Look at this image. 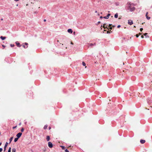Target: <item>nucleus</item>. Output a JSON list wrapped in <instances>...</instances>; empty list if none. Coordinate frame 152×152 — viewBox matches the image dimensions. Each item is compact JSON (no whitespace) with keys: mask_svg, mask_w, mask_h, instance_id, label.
<instances>
[{"mask_svg":"<svg viewBox=\"0 0 152 152\" xmlns=\"http://www.w3.org/2000/svg\"><path fill=\"white\" fill-rule=\"evenodd\" d=\"M48 145L50 148H52L53 147V145L50 142H49L48 143Z\"/></svg>","mask_w":152,"mask_h":152,"instance_id":"obj_3","label":"nucleus"},{"mask_svg":"<svg viewBox=\"0 0 152 152\" xmlns=\"http://www.w3.org/2000/svg\"><path fill=\"white\" fill-rule=\"evenodd\" d=\"M1 20H3V19L2 18V19H1Z\"/></svg>","mask_w":152,"mask_h":152,"instance_id":"obj_54","label":"nucleus"},{"mask_svg":"<svg viewBox=\"0 0 152 152\" xmlns=\"http://www.w3.org/2000/svg\"><path fill=\"white\" fill-rule=\"evenodd\" d=\"M118 14L117 13H116L115 15H114V17L115 18H118Z\"/></svg>","mask_w":152,"mask_h":152,"instance_id":"obj_15","label":"nucleus"},{"mask_svg":"<svg viewBox=\"0 0 152 152\" xmlns=\"http://www.w3.org/2000/svg\"><path fill=\"white\" fill-rule=\"evenodd\" d=\"M151 86H152L151 85V86H150V88H151Z\"/></svg>","mask_w":152,"mask_h":152,"instance_id":"obj_49","label":"nucleus"},{"mask_svg":"<svg viewBox=\"0 0 152 152\" xmlns=\"http://www.w3.org/2000/svg\"><path fill=\"white\" fill-rule=\"evenodd\" d=\"M15 0V1H19V0Z\"/></svg>","mask_w":152,"mask_h":152,"instance_id":"obj_46","label":"nucleus"},{"mask_svg":"<svg viewBox=\"0 0 152 152\" xmlns=\"http://www.w3.org/2000/svg\"><path fill=\"white\" fill-rule=\"evenodd\" d=\"M107 34H109L111 32H112V31H111V30H110V31H107Z\"/></svg>","mask_w":152,"mask_h":152,"instance_id":"obj_22","label":"nucleus"},{"mask_svg":"<svg viewBox=\"0 0 152 152\" xmlns=\"http://www.w3.org/2000/svg\"><path fill=\"white\" fill-rule=\"evenodd\" d=\"M112 26V24H110L109 26H108V27H110V26Z\"/></svg>","mask_w":152,"mask_h":152,"instance_id":"obj_35","label":"nucleus"},{"mask_svg":"<svg viewBox=\"0 0 152 152\" xmlns=\"http://www.w3.org/2000/svg\"><path fill=\"white\" fill-rule=\"evenodd\" d=\"M18 138H18V137L15 138V139H14V142H17V141H18Z\"/></svg>","mask_w":152,"mask_h":152,"instance_id":"obj_17","label":"nucleus"},{"mask_svg":"<svg viewBox=\"0 0 152 152\" xmlns=\"http://www.w3.org/2000/svg\"><path fill=\"white\" fill-rule=\"evenodd\" d=\"M128 23L129 25H132L133 24L132 21L131 20H128Z\"/></svg>","mask_w":152,"mask_h":152,"instance_id":"obj_5","label":"nucleus"},{"mask_svg":"<svg viewBox=\"0 0 152 152\" xmlns=\"http://www.w3.org/2000/svg\"><path fill=\"white\" fill-rule=\"evenodd\" d=\"M102 18H103V17H102V16H100V19H102Z\"/></svg>","mask_w":152,"mask_h":152,"instance_id":"obj_40","label":"nucleus"},{"mask_svg":"<svg viewBox=\"0 0 152 152\" xmlns=\"http://www.w3.org/2000/svg\"><path fill=\"white\" fill-rule=\"evenodd\" d=\"M24 131V129L23 128H22L21 130V131L22 132H23Z\"/></svg>","mask_w":152,"mask_h":152,"instance_id":"obj_23","label":"nucleus"},{"mask_svg":"<svg viewBox=\"0 0 152 152\" xmlns=\"http://www.w3.org/2000/svg\"><path fill=\"white\" fill-rule=\"evenodd\" d=\"M106 25V23H104L103 24V28H104V29L106 28L108 29V28L107 27V26H106V27H105V26Z\"/></svg>","mask_w":152,"mask_h":152,"instance_id":"obj_9","label":"nucleus"},{"mask_svg":"<svg viewBox=\"0 0 152 152\" xmlns=\"http://www.w3.org/2000/svg\"><path fill=\"white\" fill-rule=\"evenodd\" d=\"M10 46L11 47H13L14 46V45H13V44H11L10 45Z\"/></svg>","mask_w":152,"mask_h":152,"instance_id":"obj_28","label":"nucleus"},{"mask_svg":"<svg viewBox=\"0 0 152 152\" xmlns=\"http://www.w3.org/2000/svg\"><path fill=\"white\" fill-rule=\"evenodd\" d=\"M28 44L27 43L25 42L24 43H23L22 45L24 48H26L28 47Z\"/></svg>","mask_w":152,"mask_h":152,"instance_id":"obj_2","label":"nucleus"},{"mask_svg":"<svg viewBox=\"0 0 152 152\" xmlns=\"http://www.w3.org/2000/svg\"><path fill=\"white\" fill-rule=\"evenodd\" d=\"M143 29V28H140V31H142Z\"/></svg>","mask_w":152,"mask_h":152,"instance_id":"obj_33","label":"nucleus"},{"mask_svg":"<svg viewBox=\"0 0 152 152\" xmlns=\"http://www.w3.org/2000/svg\"><path fill=\"white\" fill-rule=\"evenodd\" d=\"M68 32L70 33H72V29H68L67 30Z\"/></svg>","mask_w":152,"mask_h":152,"instance_id":"obj_10","label":"nucleus"},{"mask_svg":"<svg viewBox=\"0 0 152 152\" xmlns=\"http://www.w3.org/2000/svg\"><path fill=\"white\" fill-rule=\"evenodd\" d=\"M104 31H106V29H104Z\"/></svg>","mask_w":152,"mask_h":152,"instance_id":"obj_51","label":"nucleus"},{"mask_svg":"<svg viewBox=\"0 0 152 152\" xmlns=\"http://www.w3.org/2000/svg\"><path fill=\"white\" fill-rule=\"evenodd\" d=\"M147 101L148 105L150 106V107L151 108L152 107V102L151 98L148 97L147 99Z\"/></svg>","mask_w":152,"mask_h":152,"instance_id":"obj_1","label":"nucleus"},{"mask_svg":"<svg viewBox=\"0 0 152 152\" xmlns=\"http://www.w3.org/2000/svg\"><path fill=\"white\" fill-rule=\"evenodd\" d=\"M138 34L139 35H139H140L141 34V33H140Z\"/></svg>","mask_w":152,"mask_h":152,"instance_id":"obj_43","label":"nucleus"},{"mask_svg":"<svg viewBox=\"0 0 152 152\" xmlns=\"http://www.w3.org/2000/svg\"><path fill=\"white\" fill-rule=\"evenodd\" d=\"M2 46H3V47H4H4H5V46L4 45H3Z\"/></svg>","mask_w":152,"mask_h":152,"instance_id":"obj_47","label":"nucleus"},{"mask_svg":"<svg viewBox=\"0 0 152 152\" xmlns=\"http://www.w3.org/2000/svg\"><path fill=\"white\" fill-rule=\"evenodd\" d=\"M115 26H114V25H113L112 26V27L113 28V27H114Z\"/></svg>","mask_w":152,"mask_h":152,"instance_id":"obj_41","label":"nucleus"},{"mask_svg":"<svg viewBox=\"0 0 152 152\" xmlns=\"http://www.w3.org/2000/svg\"><path fill=\"white\" fill-rule=\"evenodd\" d=\"M48 126L47 125H45V126L44 127V129H46L47 128Z\"/></svg>","mask_w":152,"mask_h":152,"instance_id":"obj_18","label":"nucleus"},{"mask_svg":"<svg viewBox=\"0 0 152 152\" xmlns=\"http://www.w3.org/2000/svg\"><path fill=\"white\" fill-rule=\"evenodd\" d=\"M110 15V14H108L107 16H108V17L109 18V16Z\"/></svg>","mask_w":152,"mask_h":152,"instance_id":"obj_34","label":"nucleus"},{"mask_svg":"<svg viewBox=\"0 0 152 152\" xmlns=\"http://www.w3.org/2000/svg\"><path fill=\"white\" fill-rule=\"evenodd\" d=\"M49 129H51V127H49Z\"/></svg>","mask_w":152,"mask_h":152,"instance_id":"obj_50","label":"nucleus"},{"mask_svg":"<svg viewBox=\"0 0 152 152\" xmlns=\"http://www.w3.org/2000/svg\"><path fill=\"white\" fill-rule=\"evenodd\" d=\"M16 44L17 46L19 47H20L21 46V45H20V43L19 42H16Z\"/></svg>","mask_w":152,"mask_h":152,"instance_id":"obj_8","label":"nucleus"},{"mask_svg":"<svg viewBox=\"0 0 152 152\" xmlns=\"http://www.w3.org/2000/svg\"><path fill=\"white\" fill-rule=\"evenodd\" d=\"M141 37L142 38H144V36L143 35H142L141 36Z\"/></svg>","mask_w":152,"mask_h":152,"instance_id":"obj_38","label":"nucleus"},{"mask_svg":"<svg viewBox=\"0 0 152 152\" xmlns=\"http://www.w3.org/2000/svg\"><path fill=\"white\" fill-rule=\"evenodd\" d=\"M108 28H110V29H112V27H110V28H108Z\"/></svg>","mask_w":152,"mask_h":152,"instance_id":"obj_36","label":"nucleus"},{"mask_svg":"<svg viewBox=\"0 0 152 152\" xmlns=\"http://www.w3.org/2000/svg\"><path fill=\"white\" fill-rule=\"evenodd\" d=\"M11 148L10 147L8 150V152H11Z\"/></svg>","mask_w":152,"mask_h":152,"instance_id":"obj_24","label":"nucleus"},{"mask_svg":"<svg viewBox=\"0 0 152 152\" xmlns=\"http://www.w3.org/2000/svg\"><path fill=\"white\" fill-rule=\"evenodd\" d=\"M46 139L48 141H49L50 140V136H47L46 137Z\"/></svg>","mask_w":152,"mask_h":152,"instance_id":"obj_12","label":"nucleus"},{"mask_svg":"<svg viewBox=\"0 0 152 152\" xmlns=\"http://www.w3.org/2000/svg\"><path fill=\"white\" fill-rule=\"evenodd\" d=\"M57 42H59V40H57Z\"/></svg>","mask_w":152,"mask_h":152,"instance_id":"obj_55","label":"nucleus"},{"mask_svg":"<svg viewBox=\"0 0 152 152\" xmlns=\"http://www.w3.org/2000/svg\"><path fill=\"white\" fill-rule=\"evenodd\" d=\"M28 5V4H26V6H27Z\"/></svg>","mask_w":152,"mask_h":152,"instance_id":"obj_53","label":"nucleus"},{"mask_svg":"<svg viewBox=\"0 0 152 152\" xmlns=\"http://www.w3.org/2000/svg\"><path fill=\"white\" fill-rule=\"evenodd\" d=\"M148 34L147 33H144L143 34V35L145 36H146V35Z\"/></svg>","mask_w":152,"mask_h":152,"instance_id":"obj_31","label":"nucleus"},{"mask_svg":"<svg viewBox=\"0 0 152 152\" xmlns=\"http://www.w3.org/2000/svg\"><path fill=\"white\" fill-rule=\"evenodd\" d=\"M12 152H16V149L15 148H13L12 149Z\"/></svg>","mask_w":152,"mask_h":152,"instance_id":"obj_20","label":"nucleus"},{"mask_svg":"<svg viewBox=\"0 0 152 152\" xmlns=\"http://www.w3.org/2000/svg\"><path fill=\"white\" fill-rule=\"evenodd\" d=\"M145 142V140H140V142L142 144L144 143Z\"/></svg>","mask_w":152,"mask_h":152,"instance_id":"obj_11","label":"nucleus"},{"mask_svg":"<svg viewBox=\"0 0 152 152\" xmlns=\"http://www.w3.org/2000/svg\"><path fill=\"white\" fill-rule=\"evenodd\" d=\"M121 27V26L120 25H119L117 27L118 28H119Z\"/></svg>","mask_w":152,"mask_h":152,"instance_id":"obj_37","label":"nucleus"},{"mask_svg":"<svg viewBox=\"0 0 152 152\" xmlns=\"http://www.w3.org/2000/svg\"><path fill=\"white\" fill-rule=\"evenodd\" d=\"M148 12H147L146 13V18L147 19H148V20H149L150 19V17H149L148 15Z\"/></svg>","mask_w":152,"mask_h":152,"instance_id":"obj_6","label":"nucleus"},{"mask_svg":"<svg viewBox=\"0 0 152 152\" xmlns=\"http://www.w3.org/2000/svg\"><path fill=\"white\" fill-rule=\"evenodd\" d=\"M100 23V21H99L98 22V24H99V23Z\"/></svg>","mask_w":152,"mask_h":152,"instance_id":"obj_42","label":"nucleus"},{"mask_svg":"<svg viewBox=\"0 0 152 152\" xmlns=\"http://www.w3.org/2000/svg\"><path fill=\"white\" fill-rule=\"evenodd\" d=\"M75 31L74 32H73V34H74V35H75Z\"/></svg>","mask_w":152,"mask_h":152,"instance_id":"obj_45","label":"nucleus"},{"mask_svg":"<svg viewBox=\"0 0 152 152\" xmlns=\"http://www.w3.org/2000/svg\"><path fill=\"white\" fill-rule=\"evenodd\" d=\"M2 143L0 142V146L1 145Z\"/></svg>","mask_w":152,"mask_h":152,"instance_id":"obj_48","label":"nucleus"},{"mask_svg":"<svg viewBox=\"0 0 152 152\" xmlns=\"http://www.w3.org/2000/svg\"><path fill=\"white\" fill-rule=\"evenodd\" d=\"M103 18H104L107 19L109 18V17H108V16H106L104 17Z\"/></svg>","mask_w":152,"mask_h":152,"instance_id":"obj_19","label":"nucleus"},{"mask_svg":"<svg viewBox=\"0 0 152 152\" xmlns=\"http://www.w3.org/2000/svg\"><path fill=\"white\" fill-rule=\"evenodd\" d=\"M13 139V137H12L10 138V142H9L10 143L11 142Z\"/></svg>","mask_w":152,"mask_h":152,"instance_id":"obj_16","label":"nucleus"},{"mask_svg":"<svg viewBox=\"0 0 152 152\" xmlns=\"http://www.w3.org/2000/svg\"><path fill=\"white\" fill-rule=\"evenodd\" d=\"M0 38H1V39L2 40H4L5 39H6V37H3V36H1V37H0Z\"/></svg>","mask_w":152,"mask_h":152,"instance_id":"obj_13","label":"nucleus"},{"mask_svg":"<svg viewBox=\"0 0 152 152\" xmlns=\"http://www.w3.org/2000/svg\"><path fill=\"white\" fill-rule=\"evenodd\" d=\"M65 151V152H69V151L67 149H66Z\"/></svg>","mask_w":152,"mask_h":152,"instance_id":"obj_32","label":"nucleus"},{"mask_svg":"<svg viewBox=\"0 0 152 152\" xmlns=\"http://www.w3.org/2000/svg\"><path fill=\"white\" fill-rule=\"evenodd\" d=\"M82 64H83V65L84 66H85L86 65V64L84 62H82Z\"/></svg>","mask_w":152,"mask_h":152,"instance_id":"obj_21","label":"nucleus"},{"mask_svg":"<svg viewBox=\"0 0 152 152\" xmlns=\"http://www.w3.org/2000/svg\"><path fill=\"white\" fill-rule=\"evenodd\" d=\"M46 19H44V22H45V21H46Z\"/></svg>","mask_w":152,"mask_h":152,"instance_id":"obj_44","label":"nucleus"},{"mask_svg":"<svg viewBox=\"0 0 152 152\" xmlns=\"http://www.w3.org/2000/svg\"><path fill=\"white\" fill-rule=\"evenodd\" d=\"M2 150H3V149L1 148H0V152H2Z\"/></svg>","mask_w":152,"mask_h":152,"instance_id":"obj_27","label":"nucleus"},{"mask_svg":"<svg viewBox=\"0 0 152 152\" xmlns=\"http://www.w3.org/2000/svg\"><path fill=\"white\" fill-rule=\"evenodd\" d=\"M22 134V133L21 132L18 133L16 135V136L18 138H19Z\"/></svg>","mask_w":152,"mask_h":152,"instance_id":"obj_4","label":"nucleus"},{"mask_svg":"<svg viewBox=\"0 0 152 152\" xmlns=\"http://www.w3.org/2000/svg\"><path fill=\"white\" fill-rule=\"evenodd\" d=\"M71 44H72V45H73V43L72 42H71Z\"/></svg>","mask_w":152,"mask_h":152,"instance_id":"obj_39","label":"nucleus"},{"mask_svg":"<svg viewBox=\"0 0 152 152\" xmlns=\"http://www.w3.org/2000/svg\"><path fill=\"white\" fill-rule=\"evenodd\" d=\"M134 27H136L135 26H134Z\"/></svg>","mask_w":152,"mask_h":152,"instance_id":"obj_56","label":"nucleus"},{"mask_svg":"<svg viewBox=\"0 0 152 152\" xmlns=\"http://www.w3.org/2000/svg\"><path fill=\"white\" fill-rule=\"evenodd\" d=\"M127 4L129 7H130L131 5V4L130 3H127Z\"/></svg>","mask_w":152,"mask_h":152,"instance_id":"obj_26","label":"nucleus"},{"mask_svg":"<svg viewBox=\"0 0 152 152\" xmlns=\"http://www.w3.org/2000/svg\"><path fill=\"white\" fill-rule=\"evenodd\" d=\"M96 45V43H94V44L92 43H90L89 44V46H91L93 45Z\"/></svg>","mask_w":152,"mask_h":152,"instance_id":"obj_14","label":"nucleus"},{"mask_svg":"<svg viewBox=\"0 0 152 152\" xmlns=\"http://www.w3.org/2000/svg\"><path fill=\"white\" fill-rule=\"evenodd\" d=\"M136 36L137 37H138L139 36V35L138 34H136Z\"/></svg>","mask_w":152,"mask_h":152,"instance_id":"obj_29","label":"nucleus"},{"mask_svg":"<svg viewBox=\"0 0 152 152\" xmlns=\"http://www.w3.org/2000/svg\"><path fill=\"white\" fill-rule=\"evenodd\" d=\"M8 144V143L7 142H6L5 144V145L4 146V151H5V150L6 149V148Z\"/></svg>","mask_w":152,"mask_h":152,"instance_id":"obj_7","label":"nucleus"},{"mask_svg":"<svg viewBox=\"0 0 152 152\" xmlns=\"http://www.w3.org/2000/svg\"><path fill=\"white\" fill-rule=\"evenodd\" d=\"M21 123H20V124H19V125H21Z\"/></svg>","mask_w":152,"mask_h":152,"instance_id":"obj_52","label":"nucleus"},{"mask_svg":"<svg viewBox=\"0 0 152 152\" xmlns=\"http://www.w3.org/2000/svg\"><path fill=\"white\" fill-rule=\"evenodd\" d=\"M61 148H62V149H65V148L64 146H61Z\"/></svg>","mask_w":152,"mask_h":152,"instance_id":"obj_25","label":"nucleus"},{"mask_svg":"<svg viewBox=\"0 0 152 152\" xmlns=\"http://www.w3.org/2000/svg\"><path fill=\"white\" fill-rule=\"evenodd\" d=\"M17 127V126H13V127H12V128H13V129H15V128H16Z\"/></svg>","mask_w":152,"mask_h":152,"instance_id":"obj_30","label":"nucleus"}]
</instances>
